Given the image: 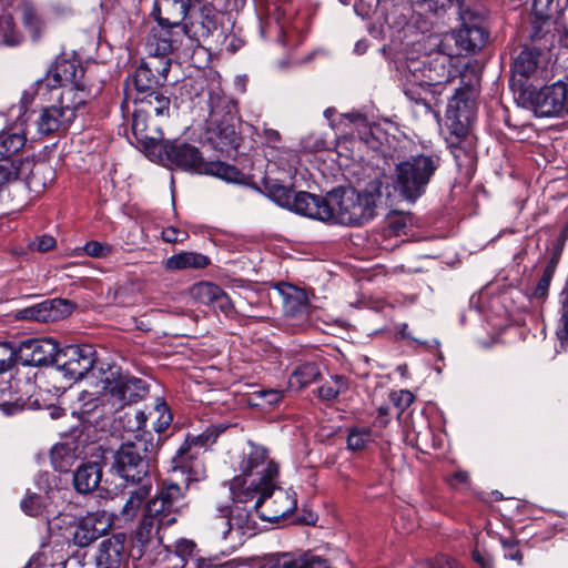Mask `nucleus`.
Wrapping results in <instances>:
<instances>
[{"label": "nucleus", "instance_id": "nucleus-10", "mask_svg": "<svg viewBox=\"0 0 568 568\" xmlns=\"http://www.w3.org/2000/svg\"><path fill=\"white\" fill-rule=\"evenodd\" d=\"M223 13L212 3H204L199 9L192 8L181 30L197 47L204 43L222 44L226 39Z\"/></svg>", "mask_w": 568, "mask_h": 568}, {"label": "nucleus", "instance_id": "nucleus-7", "mask_svg": "<svg viewBox=\"0 0 568 568\" xmlns=\"http://www.w3.org/2000/svg\"><path fill=\"white\" fill-rule=\"evenodd\" d=\"M171 69V59L141 60L133 73L128 75L133 85V102H151L158 105L160 112L171 104L166 95L165 83Z\"/></svg>", "mask_w": 568, "mask_h": 568}, {"label": "nucleus", "instance_id": "nucleus-24", "mask_svg": "<svg viewBox=\"0 0 568 568\" xmlns=\"http://www.w3.org/2000/svg\"><path fill=\"white\" fill-rule=\"evenodd\" d=\"M408 72L425 85H438L444 82H453L450 59L446 55H426L422 60H412L407 64Z\"/></svg>", "mask_w": 568, "mask_h": 568}, {"label": "nucleus", "instance_id": "nucleus-55", "mask_svg": "<svg viewBox=\"0 0 568 568\" xmlns=\"http://www.w3.org/2000/svg\"><path fill=\"white\" fill-rule=\"evenodd\" d=\"M21 509L28 516H39L42 515L45 510L44 498L37 494L27 491L26 497L20 503Z\"/></svg>", "mask_w": 568, "mask_h": 568}, {"label": "nucleus", "instance_id": "nucleus-42", "mask_svg": "<svg viewBox=\"0 0 568 568\" xmlns=\"http://www.w3.org/2000/svg\"><path fill=\"white\" fill-rule=\"evenodd\" d=\"M135 489H133L126 501L124 503L122 509H121V516L124 520H131L133 519L142 506L146 504V501L150 499V494L152 490V484H143V485H133Z\"/></svg>", "mask_w": 568, "mask_h": 568}, {"label": "nucleus", "instance_id": "nucleus-45", "mask_svg": "<svg viewBox=\"0 0 568 568\" xmlns=\"http://www.w3.org/2000/svg\"><path fill=\"white\" fill-rule=\"evenodd\" d=\"M568 8V0H532L531 16L541 21L556 20Z\"/></svg>", "mask_w": 568, "mask_h": 568}, {"label": "nucleus", "instance_id": "nucleus-50", "mask_svg": "<svg viewBox=\"0 0 568 568\" xmlns=\"http://www.w3.org/2000/svg\"><path fill=\"white\" fill-rule=\"evenodd\" d=\"M427 87L415 79V77L408 72L407 73V81L404 87V94L407 97V99L412 102H414L417 105H423L430 110V101L427 97Z\"/></svg>", "mask_w": 568, "mask_h": 568}, {"label": "nucleus", "instance_id": "nucleus-39", "mask_svg": "<svg viewBox=\"0 0 568 568\" xmlns=\"http://www.w3.org/2000/svg\"><path fill=\"white\" fill-rule=\"evenodd\" d=\"M79 459V445L58 443L50 450V463L55 471L69 473Z\"/></svg>", "mask_w": 568, "mask_h": 568}, {"label": "nucleus", "instance_id": "nucleus-1", "mask_svg": "<svg viewBox=\"0 0 568 568\" xmlns=\"http://www.w3.org/2000/svg\"><path fill=\"white\" fill-rule=\"evenodd\" d=\"M101 383L102 389L98 395L90 394L88 399L84 395L81 397L80 418L89 424L110 418L126 406L143 400L150 393V384L145 379L120 367L110 368Z\"/></svg>", "mask_w": 568, "mask_h": 568}, {"label": "nucleus", "instance_id": "nucleus-61", "mask_svg": "<svg viewBox=\"0 0 568 568\" xmlns=\"http://www.w3.org/2000/svg\"><path fill=\"white\" fill-rule=\"evenodd\" d=\"M552 20L541 21L532 17L530 38L534 42L545 40V44L548 42L549 27Z\"/></svg>", "mask_w": 568, "mask_h": 568}, {"label": "nucleus", "instance_id": "nucleus-33", "mask_svg": "<svg viewBox=\"0 0 568 568\" xmlns=\"http://www.w3.org/2000/svg\"><path fill=\"white\" fill-rule=\"evenodd\" d=\"M55 89H60L55 105L61 109L65 115L67 113H71V120L74 121L77 111L85 105L90 97V89L87 88L84 82L58 85Z\"/></svg>", "mask_w": 568, "mask_h": 568}, {"label": "nucleus", "instance_id": "nucleus-4", "mask_svg": "<svg viewBox=\"0 0 568 568\" xmlns=\"http://www.w3.org/2000/svg\"><path fill=\"white\" fill-rule=\"evenodd\" d=\"M159 455V440L153 433H145L140 443H122L113 452L110 474L122 479L125 486L152 484L151 466Z\"/></svg>", "mask_w": 568, "mask_h": 568}, {"label": "nucleus", "instance_id": "nucleus-37", "mask_svg": "<svg viewBox=\"0 0 568 568\" xmlns=\"http://www.w3.org/2000/svg\"><path fill=\"white\" fill-rule=\"evenodd\" d=\"M251 186L267 196L278 206L284 209L290 207V203L294 194L293 184L285 185L280 180L265 175L262 179V187L253 182Z\"/></svg>", "mask_w": 568, "mask_h": 568}, {"label": "nucleus", "instance_id": "nucleus-49", "mask_svg": "<svg viewBox=\"0 0 568 568\" xmlns=\"http://www.w3.org/2000/svg\"><path fill=\"white\" fill-rule=\"evenodd\" d=\"M465 139H458L457 143L452 144V154L459 170L470 171L476 164V152L473 144Z\"/></svg>", "mask_w": 568, "mask_h": 568}, {"label": "nucleus", "instance_id": "nucleus-36", "mask_svg": "<svg viewBox=\"0 0 568 568\" xmlns=\"http://www.w3.org/2000/svg\"><path fill=\"white\" fill-rule=\"evenodd\" d=\"M254 515H256L255 510H247L239 506L231 509L229 515L225 516V519L222 520V526L226 528L223 530L224 538L233 530H237L241 535L248 534L251 536L255 534L257 523L254 519Z\"/></svg>", "mask_w": 568, "mask_h": 568}, {"label": "nucleus", "instance_id": "nucleus-44", "mask_svg": "<svg viewBox=\"0 0 568 568\" xmlns=\"http://www.w3.org/2000/svg\"><path fill=\"white\" fill-rule=\"evenodd\" d=\"M154 410L158 413V418L152 423V429L156 433L154 442L159 440V450L161 449L168 436L164 435L165 430L173 422V414L169 404L161 397L155 400Z\"/></svg>", "mask_w": 568, "mask_h": 568}, {"label": "nucleus", "instance_id": "nucleus-25", "mask_svg": "<svg viewBox=\"0 0 568 568\" xmlns=\"http://www.w3.org/2000/svg\"><path fill=\"white\" fill-rule=\"evenodd\" d=\"M540 57L541 50L529 45H524L517 54L513 55L509 87L516 98L521 90L530 89L534 85L529 80L539 68Z\"/></svg>", "mask_w": 568, "mask_h": 568}, {"label": "nucleus", "instance_id": "nucleus-48", "mask_svg": "<svg viewBox=\"0 0 568 568\" xmlns=\"http://www.w3.org/2000/svg\"><path fill=\"white\" fill-rule=\"evenodd\" d=\"M27 138L24 133H0V162H14L12 156L16 155L26 144Z\"/></svg>", "mask_w": 568, "mask_h": 568}, {"label": "nucleus", "instance_id": "nucleus-8", "mask_svg": "<svg viewBox=\"0 0 568 568\" xmlns=\"http://www.w3.org/2000/svg\"><path fill=\"white\" fill-rule=\"evenodd\" d=\"M48 524L51 530L58 529L74 546L85 548L109 532L113 517L105 510L89 511L80 517L59 513Z\"/></svg>", "mask_w": 568, "mask_h": 568}, {"label": "nucleus", "instance_id": "nucleus-54", "mask_svg": "<svg viewBox=\"0 0 568 568\" xmlns=\"http://www.w3.org/2000/svg\"><path fill=\"white\" fill-rule=\"evenodd\" d=\"M18 365V349L13 348L9 343H0V375L6 373L13 374Z\"/></svg>", "mask_w": 568, "mask_h": 568}, {"label": "nucleus", "instance_id": "nucleus-14", "mask_svg": "<svg viewBox=\"0 0 568 568\" xmlns=\"http://www.w3.org/2000/svg\"><path fill=\"white\" fill-rule=\"evenodd\" d=\"M477 115L476 94L470 84H463L454 89L448 98L445 119L452 135L456 139L468 136Z\"/></svg>", "mask_w": 568, "mask_h": 568}, {"label": "nucleus", "instance_id": "nucleus-12", "mask_svg": "<svg viewBox=\"0 0 568 568\" xmlns=\"http://www.w3.org/2000/svg\"><path fill=\"white\" fill-rule=\"evenodd\" d=\"M189 490L190 488H185L176 479L165 478L158 483L154 496L146 504L150 511L160 515L162 524L173 526L190 510Z\"/></svg>", "mask_w": 568, "mask_h": 568}, {"label": "nucleus", "instance_id": "nucleus-27", "mask_svg": "<svg viewBox=\"0 0 568 568\" xmlns=\"http://www.w3.org/2000/svg\"><path fill=\"white\" fill-rule=\"evenodd\" d=\"M275 288L283 298V312L287 318L307 323L312 312L308 295L304 288L287 282H277Z\"/></svg>", "mask_w": 568, "mask_h": 568}, {"label": "nucleus", "instance_id": "nucleus-32", "mask_svg": "<svg viewBox=\"0 0 568 568\" xmlns=\"http://www.w3.org/2000/svg\"><path fill=\"white\" fill-rule=\"evenodd\" d=\"M103 460L81 462L72 473V486L80 495H89L98 489L103 475Z\"/></svg>", "mask_w": 568, "mask_h": 568}, {"label": "nucleus", "instance_id": "nucleus-11", "mask_svg": "<svg viewBox=\"0 0 568 568\" xmlns=\"http://www.w3.org/2000/svg\"><path fill=\"white\" fill-rule=\"evenodd\" d=\"M134 110L131 119V133L145 155L148 156L151 151L164 138L162 123L159 119L170 118V105L163 108L160 112L158 105L151 102H133Z\"/></svg>", "mask_w": 568, "mask_h": 568}, {"label": "nucleus", "instance_id": "nucleus-15", "mask_svg": "<svg viewBox=\"0 0 568 568\" xmlns=\"http://www.w3.org/2000/svg\"><path fill=\"white\" fill-rule=\"evenodd\" d=\"M34 376L17 367L9 379H0V410L4 415L12 416L24 409L41 407L39 400L30 395Z\"/></svg>", "mask_w": 568, "mask_h": 568}, {"label": "nucleus", "instance_id": "nucleus-60", "mask_svg": "<svg viewBox=\"0 0 568 568\" xmlns=\"http://www.w3.org/2000/svg\"><path fill=\"white\" fill-rule=\"evenodd\" d=\"M83 251L90 257L105 258L111 254L112 246L109 244L92 240L84 244Z\"/></svg>", "mask_w": 568, "mask_h": 568}, {"label": "nucleus", "instance_id": "nucleus-53", "mask_svg": "<svg viewBox=\"0 0 568 568\" xmlns=\"http://www.w3.org/2000/svg\"><path fill=\"white\" fill-rule=\"evenodd\" d=\"M283 399V390L268 388L254 392L248 399V404L253 407H272Z\"/></svg>", "mask_w": 568, "mask_h": 568}, {"label": "nucleus", "instance_id": "nucleus-43", "mask_svg": "<svg viewBox=\"0 0 568 568\" xmlns=\"http://www.w3.org/2000/svg\"><path fill=\"white\" fill-rule=\"evenodd\" d=\"M375 442L372 427L366 425H351L346 427V447L353 453L363 452Z\"/></svg>", "mask_w": 568, "mask_h": 568}, {"label": "nucleus", "instance_id": "nucleus-23", "mask_svg": "<svg viewBox=\"0 0 568 568\" xmlns=\"http://www.w3.org/2000/svg\"><path fill=\"white\" fill-rule=\"evenodd\" d=\"M230 158H233L236 164H229L220 160L204 161L200 175H212L229 183L251 186V171L253 170L252 159L245 153L233 154Z\"/></svg>", "mask_w": 568, "mask_h": 568}, {"label": "nucleus", "instance_id": "nucleus-38", "mask_svg": "<svg viewBox=\"0 0 568 568\" xmlns=\"http://www.w3.org/2000/svg\"><path fill=\"white\" fill-rule=\"evenodd\" d=\"M169 527H171V525L162 524L160 521V515L150 511V506L145 504L142 517L134 531L135 539L142 545L149 544L153 538L161 540V529Z\"/></svg>", "mask_w": 568, "mask_h": 568}, {"label": "nucleus", "instance_id": "nucleus-52", "mask_svg": "<svg viewBox=\"0 0 568 568\" xmlns=\"http://www.w3.org/2000/svg\"><path fill=\"white\" fill-rule=\"evenodd\" d=\"M193 568H253L241 559L223 560L216 556L196 557L193 559Z\"/></svg>", "mask_w": 568, "mask_h": 568}, {"label": "nucleus", "instance_id": "nucleus-51", "mask_svg": "<svg viewBox=\"0 0 568 568\" xmlns=\"http://www.w3.org/2000/svg\"><path fill=\"white\" fill-rule=\"evenodd\" d=\"M0 39L6 45L10 47L19 45L23 40V36L11 14L0 16Z\"/></svg>", "mask_w": 568, "mask_h": 568}, {"label": "nucleus", "instance_id": "nucleus-9", "mask_svg": "<svg viewBox=\"0 0 568 568\" xmlns=\"http://www.w3.org/2000/svg\"><path fill=\"white\" fill-rule=\"evenodd\" d=\"M148 158L171 171L179 170L191 174H201L205 161L197 146L181 138H163Z\"/></svg>", "mask_w": 568, "mask_h": 568}, {"label": "nucleus", "instance_id": "nucleus-30", "mask_svg": "<svg viewBox=\"0 0 568 568\" xmlns=\"http://www.w3.org/2000/svg\"><path fill=\"white\" fill-rule=\"evenodd\" d=\"M193 296L203 305L221 312L225 317L233 318L236 310L229 294L217 284L200 282L192 287Z\"/></svg>", "mask_w": 568, "mask_h": 568}, {"label": "nucleus", "instance_id": "nucleus-64", "mask_svg": "<svg viewBox=\"0 0 568 568\" xmlns=\"http://www.w3.org/2000/svg\"><path fill=\"white\" fill-rule=\"evenodd\" d=\"M471 560L478 565L479 568H495L493 556L485 549H479L477 546L470 551Z\"/></svg>", "mask_w": 568, "mask_h": 568}, {"label": "nucleus", "instance_id": "nucleus-21", "mask_svg": "<svg viewBox=\"0 0 568 568\" xmlns=\"http://www.w3.org/2000/svg\"><path fill=\"white\" fill-rule=\"evenodd\" d=\"M239 468L243 476L258 475L256 487L273 483L278 474L277 464L268 459L267 448L253 442H248V450L243 454Z\"/></svg>", "mask_w": 568, "mask_h": 568}, {"label": "nucleus", "instance_id": "nucleus-6", "mask_svg": "<svg viewBox=\"0 0 568 568\" xmlns=\"http://www.w3.org/2000/svg\"><path fill=\"white\" fill-rule=\"evenodd\" d=\"M210 121L206 141L222 155L239 154L243 136L235 124V105L226 97L210 95Z\"/></svg>", "mask_w": 568, "mask_h": 568}, {"label": "nucleus", "instance_id": "nucleus-16", "mask_svg": "<svg viewBox=\"0 0 568 568\" xmlns=\"http://www.w3.org/2000/svg\"><path fill=\"white\" fill-rule=\"evenodd\" d=\"M254 503V510L264 521L277 524L297 509V496L294 490H286L267 484L261 488Z\"/></svg>", "mask_w": 568, "mask_h": 568}, {"label": "nucleus", "instance_id": "nucleus-3", "mask_svg": "<svg viewBox=\"0 0 568 568\" xmlns=\"http://www.w3.org/2000/svg\"><path fill=\"white\" fill-rule=\"evenodd\" d=\"M382 181H371L364 192L353 186H337L327 193L332 204L331 221L345 226H362L376 216L377 202L382 197Z\"/></svg>", "mask_w": 568, "mask_h": 568}, {"label": "nucleus", "instance_id": "nucleus-29", "mask_svg": "<svg viewBox=\"0 0 568 568\" xmlns=\"http://www.w3.org/2000/svg\"><path fill=\"white\" fill-rule=\"evenodd\" d=\"M288 211L320 221H331L333 216L332 204L328 197H323L306 191L295 192L292 196Z\"/></svg>", "mask_w": 568, "mask_h": 568}, {"label": "nucleus", "instance_id": "nucleus-2", "mask_svg": "<svg viewBox=\"0 0 568 568\" xmlns=\"http://www.w3.org/2000/svg\"><path fill=\"white\" fill-rule=\"evenodd\" d=\"M442 165V158L436 153H416L395 164L386 189L408 204L422 199Z\"/></svg>", "mask_w": 568, "mask_h": 568}, {"label": "nucleus", "instance_id": "nucleus-26", "mask_svg": "<svg viewBox=\"0 0 568 568\" xmlns=\"http://www.w3.org/2000/svg\"><path fill=\"white\" fill-rule=\"evenodd\" d=\"M128 536L125 532H113L103 539L94 556L95 568H125L129 562Z\"/></svg>", "mask_w": 568, "mask_h": 568}, {"label": "nucleus", "instance_id": "nucleus-58", "mask_svg": "<svg viewBox=\"0 0 568 568\" xmlns=\"http://www.w3.org/2000/svg\"><path fill=\"white\" fill-rule=\"evenodd\" d=\"M500 544H501V547L504 550L505 559L515 560V561H517L518 565H523L524 556L519 548V540H517L516 538H513V537H509V538L501 537Z\"/></svg>", "mask_w": 568, "mask_h": 568}, {"label": "nucleus", "instance_id": "nucleus-22", "mask_svg": "<svg viewBox=\"0 0 568 568\" xmlns=\"http://www.w3.org/2000/svg\"><path fill=\"white\" fill-rule=\"evenodd\" d=\"M77 308V304L67 298H48L30 306L19 308L14 313L18 321L38 323L58 322L68 317Z\"/></svg>", "mask_w": 568, "mask_h": 568}, {"label": "nucleus", "instance_id": "nucleus-34", "mask_svg": "<svg viewBox=\"0 0 568 568\" xmlns=\"http://www.w3.org/2000/svg\"><path fill=\"white\" fill-rule=\"evenodd\" d=\"M71 120V113H63L55 104L43 108L36 122L38 132L43 135H50L60 131L69 129Z\"/></svg>", "mask_w": 568, "mask_h": 568}, {"label": "nucleus", "instance_id": "nucleus-46", "mask_svg": "<svg viewBox=\"0 0 568 568\" xmlns=\"http://www.w3.org/2000/svg\"><path fill=\"white\" fill-rule=\"evenodd\" d=\"M227 429L224 424L207 426L201 434L187 433L182 444H190L191 450H199L216 443L221 434Z\"/></svg>", "mask_w": 568, "mask_h": 568}, {"label": "nucleus", "instance_id": "nucleus-31", "mask_svg": "<svg viewBox=\"0 0 568 568\" xmlns=\"http://www.w3.org/2000/svg\"><path fill=\"white\" fill-rule=\"evenodd\" d=\"M202 0H154L151 16L158 23L182 27L195 4Z\"/></svg>", "mask_w": 568, "mask_h": 568}, {"label": "nucleus", "instance_id": "nucleus-63", "mask_svg": "<svg viewBox=\"0 0 568 568\" xmlns=\"http://www.w3.org/2000/svg\"><path fill=\"white\" fill-rule=\"evenodd\" d=\"M452 83L453 82H444L438 85H426L427 97L430 101V110L434 108L438 109L442 105L443 101L440 100V97L445 93Z\"/></svg>", "mask_w": 568, "mask_h": 568}, {"label": "nucleus", "instance_id": "nucleus-5", "mask_svg": "<svg viewBox=\"0 0 568 568\" xmlns=\"http://www.w3.org/2000/svg\"><path fill=\"white\" fill-rule=\"evenodd\" d=\"M97 352L90 344H68L59 346L55 366L47 374V384L55 395H62L74 383L82 379L94 366Z\"/></svg>", "mask_w": 568, "mask_h": 568}, {"label": "nucleus", "instance_id": "nucleus-41", "mask_svg": "<svg viewBox=\"0 0 568 568\" xmlns=\"http://www.w3.org/2000/svg\"><path fill=\"white\" fill-rule=\"evenodd\" d=\"M322 376L321 368L315 361L298 362L290 376V386L303 389Z\"/></svg>", "mask_w": 568, "mask_h": 568}, {"label": "nucleus", "instance_id": "nucleus-19", "mask_svg": "<svg viewBox=\"0 0 568 568\" xmlns=\"http://www.w3.org/2000/svg\"><path fill=\"white\" fill-rule=\"evenodd\" d=\"M84 73L85 70L75 54L69 57L61 53L48 69L45 78L37 81L38 91L43 87L53 90L58 85L83 82Z\"/></svg>", "mask_w": 568, "mask_h": 568}, {"label": "nucleus", "instance_id": "nucleus-56", "mask_svg": "<svg viewBox=\"0 0 568 568\" xmlns=\"http://www.w3.org/2000/svg\"><path fill=\"white\" fill-rule=\"evenodd\" d=\"M347 118L352 122H357V121L363 122V128L359 129V138L367 145H369L371 148L375 149L379 144L378 138L375 136V132L376 131H378V132L381 131L378 126H369V125H367L365 123L366 122V118L363 114H361V113H349V114H347Z\"/></svg>", "mask_w": 568, "mask_h": 568}, {"label": "nucleus", "instance_id": "nucleus-13", "mask_svg": "<svg viewBox=\"0 0 568 568\" xmlns=\"http://www.w3.org/2000/svg\"><path fill=\"white\" fill-rule=\"evenodd\" d=\"M457 10L462 26L455 33L456 45L460 51L476 53L486 45L489 39L488 11L483 6L463 3Z\"/></svg>", "mask_w": 568, "mask_h": 568}, {"label": "nucleus", "instance_id": "nucleus-20", "mask_svg": "<svg viewBox=\"0 0 568 568\" xmlns=\"http://www.w3.org/2000/svg\"><path fill=\"white\" fill-rule=\"evenodd\" d=\"M59 343L53 338H33L22 342L18 348L20 368L47 367V373L55 366Z\"/></svg>", "mask_w": 568, "mask_h": 568}, {"label": "nucleus", "instance_id": "nucleus-35", "mask_svg": "<svg viewBox=\"0 0 568 568\" xmlns=\"http://www.w3.org/2000/svg\"><path fill=\"white\" fill-rule=\"evenodd\" d=\"M20 19L32 42H39L47 30V20L42 11L31 1L24 0L19 6Z\"/></svg>", "mask_w": 568, "mask_h": 568}, {"label": "nucleus", "instance_id": "nucleus-47", "mask_svg": "<svg viewBox=\"0 0 568 568\" xmlns=\"http://www.w3.org/2000/svg\"><path fill=\"white\" fill-rule=\"evenodd\" d=\"M559 261L548 257L545 266L542 267L541 275L539 276L536 285L530 292V298L544 301L548 297L549 287L557 271Z\"/></svg>", "mask_w": 568, "mask_h": 568}, {"label": "nucleus", "instance_id": "nucleus-17", "mask_svg": "<svg viewBox=\"0 0 568 568\" xmlns=\"http://www.w3.org/2000/svg\"><path fill=\"white\" fill-rule=\"evenodd\" d=\"M566 92L565 80L560 79L541 88L531 85L530 89H524L516 99L519 104L532 110L539 118H558L559 110L564 105L561 97H566Z\"/></svg>", "mask_w": 568, "mask_h": 568}, {"label": "nucleus", "instance_id": "nucleus-28", "mask_svg": "<svg viewBox=\"0 0 568 568\" xmlns=\"http://www.w3.org/2000/svg\"><path fill=\"white\" fill-rule=\"evenodd\" d=\"M180 28L158 23L152 27L145 42V50L150 59H170L169 55L178 49L180 43Z\"/></svg>", "mask_w": 568, "mask_h": 568}, {"label": "nucleus", "instance_id": "nucleus-62", "mask_svg": "<svg viewBox=\"0 0 568 568\" xmlns=\"http://www.w3.org/2000/svg\"><path fill=\"white\" fill-rule=\"evenodd\" d=\"M389 398L394 406L399 409V412H404L415 400L414 394L407 389L392 392Z\"/></svg>", "mask_w": 568, "mask_h": 568}, {"label": "nucleus", "instance_id": "nucleus-59", "mask_svg": "<svg viewBox=\"0 0 568 568\" xmlns=\"http://www.w3.org/2000/svg\"><path fill=\"white\" fill-rule=\"evenodd\" d=\"M568 241V223H566L556 240L551 243V246L547 247V251H549V256L551 258H555L556 261L561 260L566 243Z\"/></svg>", "mask_w": 568, "mask_h": 568}, {"label": "nucleus", "instance_id": "nucleus-40", "mask_svg": "<svg viewBox=\"0 0 568 568\" xmlns=\"http://www.w3.org/2000/svg\"><path fill=\"white\" fill-rule=\"evenodd\" d=\"M211 265V258L202 253L185 251L173 254L164 261L168 271L203 270Z\"/></svg>", "mask_w": 568, "mask_h": 568}, {"label": "nucleus", "instance_id": "nucleus-18", "mask_svg": "<svg viewBox=\"0 0 568 568\" xmlns=\"http://www.w3.org/2000/svg\"><path fill=\"white\" fill-rule=\"evenodd\" d=\"M168 473L169 478L176 479L180 476V484L191 488L193 483L205 478V466L199 458V450H191L190 444H181L171 457Z\"/></svg>", "mask_w": 568, "mask_h": 568}, {"label": "nucleus", "instance_id": "nucleus-57", "mask_svg": "<svg viewBox=\"0 0 568 568\" xmlns=\"http://www.w3.org/2000/svg\"><path fill=\"white\" fill-rule=\"evenodd\" d=\"M175 554L176 556H179L182 560H185L187 558L191 559V565H193V559L196 558V557H203L202 555H200L199 550H197V546L196 544L191 540V539H179L176 542H175ZM191 568H193V566H191Z\"/></svg>", "mask_w": 568, "mask_h": 568}]
</instances>
